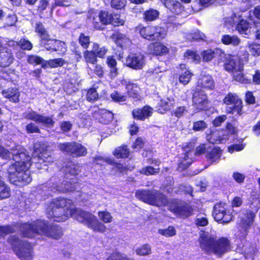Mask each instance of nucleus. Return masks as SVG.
Listing matches in <instances>:
<instances>
[{"mask_svg": "<svg viewBox=\"0 0 260 260\" xmlns=\"http://www.w3.org/2000/svg\"><path fill=\"white\" fill-rule=\"evenodd\" d=\"M47 214L49 218L55 221H63L72 217L94 231L104 233L106 231V226L100 222L94 215L82 209L74 208L72 201L70 199H53L47 209Z\"/></svg>", "mask_w": 260, "mask_h": 260, "instance_id": "f257e3e1", "label": "nucleus"}, {"mask_svg": "<svg viewBox=\"0 0 260 260\" xmlns=\"http://www.w3.org/2000/svg\"><path fill=\"white\" fill-rule=\"evenodd\" d=\"M15 148L11 149L10 153L7 149L0 145V157L3 159L10 158L11 154L15 161L8 168L9 178L11 182L16 183L21 182L23 184L29 183L31 181L28 169L30 164L27 162L29 160V155L24 151V149L20 145H16Z\"/></svg>", "mask_w": 260, "mask_h": 260, "instance_id": "f03ea898", "label": "nucleus"}, {"mask_svg": "<svg viewBox=\"0 0 260 260\" xmlns=\"http://www.w3.org/2000/svg\"><path fill=\"white\" fill-rule=\"evenodd\" d=\"M20 230L23 236L26 237H32L39 234L58 239L62 235V231L59 227L56 225L48 227L45 221L42 220L23 223Z\"/></svg>", "mask_w": 260, "mask_h": 260, "instance_id": "7ed1b4c3", "label": "nucleus"}, {"mask_svg": "<svg viewBox=\"0 0 260 260\" xmlns=\"http://www.w3.org/2000/svg\"><path fill=\"white\" fill-rule=\"evenodd\" d=\"M199 241L201 248L208 253H214L220 256L230 249L229 242L227 239L221 238L215 240L214 238L208 233L202 234Z\"/></svg>", "mask_w": 260, "mask_h": 260, "instance_id": "20e7f679", "label": "nucleus"}, {"mask_svg": "<svg viewBox=\"0 0 260 260\" xmlns=\"http://www.w3.org/2000/svg\"><path fill=\"white\" fill-rule=\"evenodd\" d=\"M135 195L138 199L153 206H165L168 203L167 197L160 191L155 189L138 190Z\"/></svg>", "mask_w": 260, "mask_h": 260, "instance_id": "39448f33", "label": "nucleus"}, {"mask_svg": "<svg viewBox=\"0 0 260 260\" xmlns=\"http://www.w3.org/2000/svg\"><path fill=\"white\" fill-rule=\"evenodd\" d=\"M8 242L19 258L22 260H32V246L27 241L20 240L17 237L12 236L9 237Z\"/></svg>", "mask_w": 260, "mask_h": 260, "instance_id": "423d86ee", "label": "nucleus"}, {"mask_svg": "<svg viewBox=\"0 0 260 260\" xmlns=\"http://www.w3.org/2000/svg\"><path fill=\"white\" fill-rule=\"evenodd\" d=\"M224 67L227 72L232 74L235 80L242 83L244 82L243 64L237 56L226 55L225 57Z\"/></svg>", "mask_w": 260, "mask_h": 260, "instance_id": "0eeeda50", "label": "nucleus"}, {"mask_svg": "<svg viewBox=\"0 0 260 260\" xmlns=\"http://www.w3.org/2000/svg\"><path fill=\"white\" fill-rule=\"evenodd\" d=\"M46 146L44 145H42L40 143H36L34 145V150L32 154V161L30 162V157H29V160L27 162H29L30 165L32 163H35L38 169L41 168L39 166V164L52 162L53 159L51 156L46 152Z\"/></svg>", "mask_w": 260, "mask_h": 260, "instance_id": "6e6552de", "label": "nucleus"}, {"mask_svg": "<svg viewBox=\"0 0 260 260\" xmlns=\"http://www.w3.org/2000/svg\"><path fill=\"white\" fill-rule=\"evenodd\" d=\"M140 34L148 40H160L166 37L167 31L161 27L148 26L141 28Z\"/></svg>", "mask_w": 260, "mask_h": 260, "instance_id": "1a4fd4ad", "label": "nucleus"}, {"mask_svg": "<svg viewBox=\"0 0 260 260\" xmlns=\"http://www.w3.org/2000/svg\"><path fill=\"white\" fill-rule=\"evenodd\" d=\"M213 216L216 221L223 223L229 222L233 217L230 210L227 209L225 204L223 203L215 205Z\"/></svg>", "mask_w": 260, "mask_h": 260, "instance_id": "9d476101", "label": "nucleus"}, {"mask_svg": "<svg viewBox=\"0 0 260 260\" xmlns=\"http://www.w3.org/2000/svg\"><path fill=\"white\" fill-rule=\"evenodd\" d=\"M223 102L228 106L226 108L228 113L236 112L239 115L242 114V103L237 94L229 93L224 98Z\"/></svg>", "mask_w": 260, "mask_h": 260, "instance_id": "9b49d317", "label": "nucleus"}, {"mask_svg": "<svg viewBox=\"0 0 260 260\" xmlns=\"http://www.w3.org/2000/svg\"><path fill=\"white\" fill-rule=\"evenodd\" d=\"M225 23L232 27L236 26V29L242 34H246L250 27L249 23L245 20L241 18L239 14H233L230 17L225 18Z\"/></svg>", "mask_w": 260, "mask_h": 260, "instance_id": "f8f14e48", "label": "nucleus"}, {"mask_svg": "<svg viewBox=\"0 0 260 260\" xmlns=\"http://www.w3.org/2000/svg\"><path fill=\"white\" fill-rule=\"evenodd\" d=\"M111 15L105 11H102L99 14L94 11H91L89 13L88 19L92 22L95 28L100 29L102 28V26L99 24L96 19L100 20L102 24H108L110 23Z\"/></svg>", "mask_w": 260, "mask_h": 260, "instance_id": "ddd939ff", "label": "nucleus"}, {"mask_svg": "<svg viewBox=\"0 0 260 260\" xmlns=\"http://www.w3.org/2000/svg\"><path fill=\"white\" fill-rule=\"evenodd\" d=\"M209 101L205 91L196 89L192 95V106L198 110H204L207 108Z\"/></svg>", "mask_w": 260, "mask_h": 260, "instance_id": "4468645a", "label": "nucleus"}, {"mask_svg": "<svg viewBox=\"0 0 260 260\" xmlns=\"http://www.w3.org/2000/svg\"><path fill=\"white\" fill-rule=\"evenodd\" d=\"M124 63L134 70H141L145 64V58L141 53H130L125 58Z\"/></svg>", "mask_w": 260, "mask_h": 260, "instance_id": "2eb2a0df", "label": "nucleus"}, {"mask_svg": "<svg viewBox=\"0 0 260 260\" xmlns=\"http://www.w3.org/2000/svg\"><path fill=\"white\" fill-rule=\"evenodd\" d=\"M24 117L37 123H42L48 126H52L54 123V121L51 117L39 114L31 110L24 113Z\"/></svg>", "mask_w": 260, "mask_h": 260, "instance_id": "dca6fc26", "label": "nucleus"}, {"mask_svg": "<svg viewBox=\"0 0 260 260\" xmlns=\"http://www.w3.org/2000/svg\"><path fill=\"white\" fill-rule=\"evenodd\" d=\"M92 113L93 118L103 124H108L113 119V114L105 109L93 108Z\"/></svg>", "mask_w": 260, "mask_h": 260, "instance_id": "f3484780", "label": "nucleus"}, {"mask_svg": "<svg viewBox=\"0 0 260 260\" xmlns=\"http://www.w3.org/2000/svg\"><path fill=\"white\" fill-rule=\"evenodd\" d=\"M161 3L172 13L179 14L183 11V7L176 0H160Z\"/></svg>", "mask_w": 260, "mask_h": 260, "instance_id": "a211bd4d", "label": "nucleus"}, {"mask_svg": "<svg viewBox=\"0 0 260 260\" xmlns=\"http://www.w3.org/2000/svg\"><path fill=\"white\" fill-rule=\"evenodd\" d=\"M197 85L198 87L208 89H213L214 87V83L212 77L209 74L206 75L203 73L199 78Z\"/></svg>", "mask_w": 260, "mask_h": 260, "instance_id": "6ab92c4d", "label": "nucleus"}, {"mask_svg": "<svg viewBox=\"0 0 260 260\" xmlns=\"http://www.w3.org/2000/svg\"><path fill=\"white\" fill-rule=\"evenodd\" d=\"M171 210L177 215L182 218L190 216L193 213V209L188 204H183L172 209Z\"/></svg>", "mask_w": 260, "mask_h": 260, "instance_id": "aec40b11", "label": "nucleus"}, {"mask_svg": "<svg viewBox=\"0 0 260 260\" xmlns=\"http://www.w3.org/2000/svg\"><path fill=\"white\" fill-rule=\"evenodd\" d=\"M153 109L149 106H145L142 109H136L133 110V115L134 118L143 120L150 116Z\"/></svg>", "mask_w": 260, "mask_h": 260, "instance_id": "412c9836", "label": "nucleus"}, {"mask_svg": "<svg viewBox=\"0 0 260 260\" xmlns=\"http://www.w3.org/2000/svg\"><path fill=\"white\" fill-rule=\"evenodd\" d=\"M149 53L156 55H162L169 52V49L160 43L150 44L148 47Z\"/></svg>", "mask_w": 260, "mask_h": 260, "instance_id": "4be33fe9", "label": "nucleus"}, {"mask_svg": "<svg viewBox=\"0 0 260 260\" xmlns=\"http://www.w3.org/2000/svg\"><path fill=\"white\" fill-rule=\"evenodd\" d=\"M61 42L54 39L50 38L49 36L46 37V40L44 43H42V40H40V45L44 47L46 50L49 51H57L58 50L59 45H61Z\"/></svg>", "mask_w": 260, "mask_h": 260, "instance_id": "5701e85b", "label": "nucleus"}, {"mask_svg": "<svg viewBox=\"0 0 260 260\" xmlns=\"http://www.w3.org/2000/svg\"><path fill=\"white\" fill-rule=\"evenodd\" d=\"M4 96L9 99L11 102L17 103L19 102V92L16 88H9L7 90H4L2 91Z\"/></svg>", "mask_w": 260, "mask_h": 260, "instance_id": "b1692460", "label": "nucleus"}, {"mask_svg": "<svg viewBox=\"0 0 260 260\" xmlns=\"http://www.w3.org/2000/svg\"><path fill=\"white\" fill-rule=\"evenodd\" d=\"M180 69L182 71V72L180 74L179 82L184 85H186L190 81L193 75L190 71L186 69L185 64H181Z\"/></svg>", "mask_w": 260, "mask_h": 260, "instance_id": "393cba45", "label": "nucleus"}, {"mask_svg": "<svg viewBox=\"0 0 260 260\" xmlns=\"http://www.w3.org/2000/svg\"><path fill=\"white\" fill-rule=\"evenodd\" d=\"M175 104V100L173 98H165L162 99L159 103L158 110L161 113L169 110Z\"/></svg>", "mask_w": 260, "mask_h": 260, "instance_id": "a878e982", "label": "nucleus"}, {"mask_svg": "<svg viewBox=\"0 0 260 260\" xmlns=\"http://www.w3.org/2000/svg\"><path fill=\"white\" fill-rule=\"evenodd\" d=\"M112 37L115 43L121 47L127 46L131 44V40L128 38L118 32L113 34Z\"/></svg>", "mask_w": 260, "mask_h": 260, "instance_id": "bb28decb", "label": "nucleus"}, {"mask_svg": "<svg viewBox=\"0 0 260 260\" xmlns=\"http://www.w3.org/2000/svg\"><path fill=\"white\" fill-rule=\"evenodd\" d=\"M75 187L76 185L75 184L66 182V184H62L61 186H55L50 187V190L54 192L58 191L64 192L74 191L75 189Z\"/></svg>", "mask_w": 260, "mask_h": 260, "instance_id": "cd10ccee", "label": "nucleus"}, {"mask_svg": "<svg viewBox=\"0 0 260 260\" xmlns=\"http://www.w3.org/2000/svg\"><path fill=\"white\" fill-rule=\"evenodd\" d=\"M221 42L224 45H232L234 46H238L240 43V39L236 36L225 35L221 38Z\"/></svg>", "mask_w": 260, "mask_h": 260, "instance_id": "c85d7f7f", "label": "nucleus"}, {"mask_svg": "<svg viewBox=\"0 0 260 260\" xmlns=\"http://www.w3.org/2000/svg\"><path fill=\"white\" fill-rule=\"evenodd\" d=\"M122 84L125 85L127 93L129 96L137 97L139 93V88L136 84L125 81H123Z\"/></svg>", "mask_w": 260, "mask_h": 260, "instance_id": "c756f323", "label": "nucleus"}, {"mask_svg": "<svg viewBox=\"0 0 260 260\" xmlns=\"http://www.w3.org/2000/svg\"><path fill=\"white\" fill-rule=\"evenodd\" d=\"M255 217V215L253 212L250 211L247 213V219L243 220L241 222V226L245 231L252 225Z\"/></svg>", "mask_w": 260, "mask_h": 260, "instance_id": "7c9ffc66", "label": "nucleus"}, {"mask_svg": "<svg viewBox=\"0 0 260 260\" xmlns=\"http://www.w3.org/2000/svg\"><path fill=\"white\" fill-rule=\"evenodd\" d=\"M79 169L80 166L78 165L71 162L67 165L64 171L66 175L70 174L72 176H75L79 172Z\"/></svg>", "mask_w": 260, "mask_h": 260, "instance_id": "2f4dec72", "label": "nucleus"}, {"mask_svg": "<svg viewBox=\"0 0 260 260\" xmlns=\"http://www.w3.org/2000/svg\"><path fill=\"white\" fill-rule=\"evenodd\" d=\"M83 56L87 63L96 64L97 62L96 55L93 50L92 51H85L83 53Z\"/></svg>", "mask_w": 260, "mask_h": 260, "instance_id": "473e14b6", "label": "nucleus"}, {"mask_svg": "<svg viewBox=\"0 0 260 260\" xmlns=\"http://www.w3.org/2000/svg\"><path fill=\"white\" fill-rule=\"evenodd\" d=\"M64 64V60L61 58H56L46 61L42 64L43 68L49 66L51 68H57L61 67Z\"/></svg>", "mask_w": 260, "mask_h": 260, "instance_id": "72a5a7b5", "label": "nucleus"}, {"mask_svg": "<svg viewBox=\"0 0 260 260\" xmlns=\"http://www.w3.org/2000/svg\"><path fill=\"white\" fill-rule=\"evenodd\" d=\"M129 151L126 146L119 147L113 152V155L117 158L127 157Z\"/></svg>", "mask_w": 260, "mask_h": 260, "instance_id": "f704fd0d", "label": "nucleus"}, {"mask_svg": "<svg viewBox=\"0 0 260 260\" xmlns=\"http://www.w3.org/2000/svg\"><path fill=\"white\" fill-rule=\"evenodd\" d=\"M35 29L36 32L39 35L41 38L42 43H44L46 40V37L49 35L43 25L40 23H37Z\"/></svg>", "mask_w": 260, "mask_h": 260, "instance_id": "c9c22d12", "label": "nucleus"}, {"mask_svg": "<svg viewBox=\"0 0 260 260\" xmlns=\"http://www.w3.org/2000/svg\"><path fill=\"white\" fill-rule=\"evenodd\" d=\"M87 153L86 148L80 144L75 143L72 155L75 156L85 155Z\"/></svg>", "mask_w": 260, "mask_h": 260, "instance_id": "e433bc0d", "label": "nucleus"}, {"mask_svg": "<svg viewBox=\"0 0 260 260\" xmlns=\"http://www.w3.org/2000/svg\"><path fill=\"white\" fill-rule=\"evenodd\" d=\"M10 196L9 187L0 179V199L8 198Z\"/></svg>", "mask_w": 260, "mask_h": 260, "instance_id": "4c0bfd02", "label": "nucleus"}, {"mask_svg": "<svg viewBox=\"0 0 260 260\" xmlns=\"http://www.w3.org/2000/svg\"><path fill=\"white\" fill-rule=\"evenodd\" d=\"M221 156V150L217 147L212 149L211 152L207 155V158L212 162L218 160Z\"/></svg>", "mask_w": 260, "mask_h": 260, "instance_id": "58836bf2", "label": "nucleus"}, {"mask_svg": "<svg viewBox=\"0 0 260 260\" xmlns=\"http://www.w3.org/2000/svg\"><path fill=\"white\" fill-rule=\"evenodd\" d=\"M74 144L75 142L59 143L58 147L60 151L72 155Z\"/></svg>", "mask_w": 260, "mask_h": 260, "instance_id": "ea45409f", "label": "nucleus"}, {"mask_svg": "<svg viewBox=\"0 0 260 260\" xmlns=\"http://www.w3.org/2000/svg\"><path fill=\"white\" fill-rule=\"evenodd\" d=\"M197 226H205L208 224V219L207 215L204 214H198L194 221Z\"/></svg>", "mask_w": 260, "mask_h": 260, "instance_id": "a19ab883", "label": "nucleus"}, {"mask_svg": "<svg viewBox=\"0 0 260 260\" xmlns=\"http://www.w3.org/2000/svg\"><path fill=\"white\" fill-rule=\"evenodd\" d=\"M191 155H192L191 152H188L184 154L183 159L179 164V168L185 169L191 164L192 160L189 157Z\"/></svg>", "mask_w": 260, "mask_h": 260, "instance_id": "79ce46f5", "label": "nucleus"}, {"mask_svg": "<svg viewBox=\"0 0 260 260\" xmlns=\"http://www.w3.org/2000/svg\"><path fill=\"white\" fill-rule=\"evenodd\" d=\"M151 252V247L148 244H144L139 247H138L136 250V253L137 254L141 256L149 255Z\"/></svg>", "mask_w": 260, "mask_h": 260, "instance_id": "37998d69", "label": "nucleus"}, {"mask_svg": "<svg viewBox=\"0 0 260 260\" xmlns=\"http://www.w3.org/2000/svg\"><path fill=\"white\" fill-rule=\"evenodd\" d=\"M50 0H41L38 5V11L40 14H43L44 12L47 9H51L52 11L53 9L52 7L50 8L49 4Z\"/></svg>", "mask_w": 260, "mask_h": 260, "instance_id": "c03bdc74", "label": "nucleus"}, {"mask_svg": "<svg viewBox=\"0 0 260 260\" xmlns=\"http://www.w3.org/2000/svg\"><path fill=\"white\" fill-rule=\"evenodd\" d=\"M159 15V12L156 10L150 9L144 13L145 18L148 21H153L156 19Z\"/></svg>", "mask_w": 260, "mask_h": 260, "instance_id": "a18cd8bd", "label": "nucleus"}, {"mask_svg": "<svg viewBox=\"0 0 260 260\" xmlns=\"http://www.w3.org/2000/svg\"><path fill=\"white\" fill-rule=\"evenodd\" d=\"M159 234L166 236L167 237H172L176 235V231L174 227L169 226L166 229H159L158 230Z\"/></svg>", "mask_w": 260, "mask_h": 260, "instance_id": "49530a36", "label": "nucleus"}, {"mask_svg": "<svg viewBox=\"0 0 260 260\" xmlns=\"http://www.w3.org/2000/svg\"><path fill=\"white\" fill-rule=\"evenodd\" d=\"M78 41L83 48L87 49L90 44V37L88 36H85L84 34H81Z\"/></svg>", "mask_w": 260, "mask_h": 260, "instance_id": "de8ad7c7", "label": "nucleus"}, {"mask_svg": "<svg viewBox=\"0 0 260 260\" xmlns=\"http://www.w3.org/2000/svg\"><path fill=\"white\" fill-rule=\"evenodd\" d=\"M159 172V169L154 168L152 167L148 166L146 167L143 169H142L140 172L141 174L146 175H155L156 174L158 173Z\"/></svg>", "mask_w": 260, "mask_h": 260, "instance_id": "09e8293b", "label": "nucleus"}, {"mask_svg": "<svg viewBox=\"0 0 260 260\" xmlns=\"http://www.w3.org/2000/svg\"><path fill=\"white\" fill-rule=\"evenodd\" d=\"M107 260H134L127 257L125 254L119 252H114L111 254L107 258Z\"/></svg>", "mask_w": 260, "mask_h": 260, "instance_id": "8fccbe9b", "label": "nucleus"}, {"mask_svg": "<svg viewBox=\"0 0 260 260\" xmlns=\"http://www.w3.org/2000/svg\"><path fill=\"white\" fill-rule=\"evenodd\" d=\"M202 56L204 61H211L215 57V52L212 49H208L202 52Z\"/></svg>", "mask_w": 260, "mask_h": 260, "instance_id": "3c124183", "label": "nucleus"}, {"mask_svg": "<svg viewBox=\"0 0 260 260\" xmlns=\"http://www.w3.org/2000/svg\"><path fill=\"white\" fill-rule=\"evenodd\" d=\"M99 218L104 223H109L112 220V216L111 214L107 211H101L98 213Z\"/></svg>", "mask_w": 260, "mask_h": 260, "instance_id": "603ef678", "label": "nucleus"}, {"mask_svg": "<svg viewBox=\"0 0 260 260\" xmlns=\"http://www.w3.org/2000/svg\"><path fill=\"white\" fill-rule=\"evenodd\" d=\"M184 57L189 59H191L192 61L196 63L200 62L201 57L199 55L196 54L194 51L188 50L184 53Z\"/></svg>", "mask_w": 260, "mask_h": 260, "instance_id": "864d4df0", "label": "nucleus"}, {"mask_svg": "<svg viewBox=\"0 0 260 260\" xmlns=\"http://www.w3.org/2000/svg\"><path fill=\"white\" fill-rule=\"evenodd\" d=\"M124 23L123 19L118 14L111 15L110 23L115 26L122 25Z\"/></svg>", "mask_w": 260, "mask_h": 260, "instance_id": "5fc2aeb1", "label": "nucleus"}, {"mask_svg": "<svg viewBox=\"0 0 260 260\" xmlns=\"http://www.w3.org/2000/svg\"><path fill=\"white\" fill-rule=\"evenodd\" d=\"M93 50L96 56L99 57H103L107 52V49L105 47L100 48L97 44H93Z\"/></svg>", "mask_w": 260, "mask_h": 260, "instance_id": "6e6d98bb", "label": "nucleus"}, {"mask_svg": "<svg viewBox=\"0 0 260 260\" xmlns=\"http://www.w3.org/2000/svg\"><path fill=\"white\" fill-rule=\"evenodd\" d=\"M165 71V69H161L160 68H156L155 69H150L147 71V74L155 77L156 78H160L162 76L163 73Z\"/></svg>", "mask_w": 260, "mask_h": 260, "instance_id": "4d7b16f0", "label": "nucleus"}, {"mask_svg": "<svg viewBox=\"0 0 260 260\" xmlns=\"http://www.w3.org/2000/svg\"><path fill=\"white\" fill-rule=\"evenodd\" d=\"M188 113V109L185 106H179L177 107L174 111V114L175 116L180 118L183 116L185 114Z\"/></svg>", "mask_w": 260, "mask_h": 260, "instance_id": "13d9d810", "label": "nucleus"}, {"mask_svg": "<svg viewBox=\"0 0 260 260\" xmlns=\"http://www.w3.org/2000/svg\"><path fill=\"white\" fill-rule=\"evenodd\" d=\"M18 45L21 48L24 50H30L32 48V45L30 41L25 39H21L18 42Z\"/></svg>", "mask_w": 260, "mask_h": 260, "instance_id": "bf43d9fd", "label": "nucleus"}, {"mask_svg": "<svg viewBox=\"0 0 260 260\" xmlns=\"http://www.w3.org/2000/svg\"><path fill=\"white\" fill-rule=\"evenodd\" d=\"M249 49L252 55H259L260 54V44L256 43L249 44Z\"/></svg>", "mask_w": 260, "mask_h": 260, "instance_id": "052dcab7", "label": "nucleus"}, {"mask_svg": "<svg viewBox=\"0 0 260 260\" xmlns=\"http://www.w3.org/2000/svg\"><path fill=\"white\" fill-rule=\"evenodd\" d=\"M207 127V124L203 120L193 123L192 129L194 131H203Z\"/></svg>", "mask_w": 260, "mask_h": 260, "instance_id": "680f3d73", "label": "nucleus"}, {"mask_svg": "<svg viewBox=\"0 0 260 260\" xmlns=\"http://www.w3.org/2000/svg\"><path fill=\"white\" fill-rule=\"evenodd\" d=\"M205 38V36L204 34L200 32L199 30H197L192 34H189L187 37V39L190 41L191 40H204Z\"/></svg>", "mask_w": 260, "mask_h": 260, "instance_id": "e2e57ef3", "label": "nucleus"}, {"mask_svg": "<svg viewBox=\"0 0 260 260\" xmlns=\"http://www.w3.org/2000/svg\"><path fill=\"white\" fill-rule=\"evenodd\" d=\"M86 98L88 101L92 102L95 101L98 98V94L95 89L90 88L87 92Z\"/></svg>", "mask_w": 260, "mask_h": 260, "instance_id": "0e129e2a", "label": "nucleus"}, {"mask_svg": "<svg viewBox=\"0 0 260 260\" xmlns=\"http://www.w3.org/2000/svg\"><path fill=\"white\" fill-rule=\"evenodd\" d=\"M126 0H112L111 6L116 9H121L126 5Z\"/></svg>", "mask_w": 260, "mask_h": 260, "instance_id": "69168bd1", "label": "nucleus"}, {"mask_svg": "<svg viewBox=\"0 0 260 260\" xmlns=\"http://www.w3.org/2000/svg\"><path fill=\"white\" fill-rule=\"evenodd\" d=\"M27 61L31 64H40L44 63V59L38 56L30 55L28 56Z\"/></svg>", "mask_w": 260, "mask_h": 260, "instance_id": "338daca9", "label": "nucleus"}, {"mask_svg": "<svg viewBox=\"0 0 260 260\" xmlns=\"http://www.w3.org/2000/svg\"><path fill=\"white\" fill-rule=\"evenodd\" d=\"M111 97L113 101L117 102H122L126 100V96L121 95L117 91H114L111 94Z\"/></svg>", "mask_w": 260, "mask_h": 260, "instance_id": "774afa93", "label": "nucleus"}]
</instances>
